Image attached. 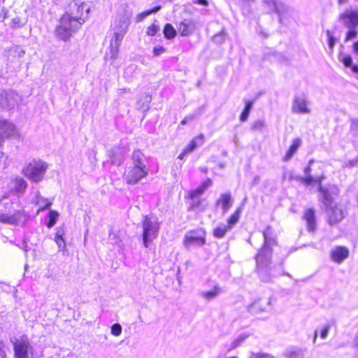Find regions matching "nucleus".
<instances>
[{
    "label": "nucleus",
    "instance_id": "nucleus-32",
    "mask_svg": "<svg viewBox=\"0 0 358 358\" xmlns=\"http://www.w3.org/2000/svg\"><path fill=\"white\" fill-rule=\"evenodd\" d=\"M159 30V27L158 25L155 24H152L149 27H148L146 29V34L149 36H155Z\"/></svg>",
    "mask_w": 358,
    "mask_h": 358
},
{
    "label": "nucleus",
    "instance_id": "nucleus-46",
    "mask_svg": "<svg viewBox=\"0 0 358 358\" xmlns=\"http://www.w3.org/2000/svg\"><path fill=\"white\" fill-rule=\"evenodd\" d=\"M51 204H52V203L50 201H47L44 206H41L38 208L36 213H38L39 212L46 209V208H49L50 207Z\"/></svg>",
    "mask_w": 358,
    "mask_h": 358
},
{
    "label": "nucleus",
    "instance_id": "nucleus-49",
    "mask_svg": "<svg viewBox=\"0 0 358 358\" xmlns=\"http://www.w3.org/2000/svg\"><path fill=\"white\" fill-rule=\"evenodd\" d=\"M352 50L355 54H358V41H356L352 45Z\"/></svg>",
    "mask_w": 358,
    "mask_h": 358
},
{
    "label": "nucleus",
    "instance_id": "nucleus-15",
    "mask_svg": "<svg viewBox=\"0 0 358 358\" xmlns=\"http://www.w3.org/2000/svg\"><path fill=\"white\" fill-rule=\"evenodd\" d=\"M302 218L306 222L308 231L313 233L317 227L315 209L313 208H306L303 212Z\"/></svg>",
    "mask_w": 358,
    "mask_h": 358
},
{
    "label": "nucleus",
    "instance_id": "nucleus-12",
    "mask_svg": "<svg viewBox=\"0 0 358 358\" xmlns=\"http://www.w3.org/2000/svg\"><path fill=\"white\" fill-rule=\"evenodd\" d=\"M212 183L213 182L210 179H207L196 189L188 191L185 195V199L187 201H194L199 199V196L205 192L208 187L212 185Z\"/></svg>",
    "mask_w": 358,
    "mask_h": 358
},
{
    "label": "nucleus",
    "instance_id": "nucleus-23",
    "mask_svg": "<svg viewBox=\"0 0 358 358\" xmlns=\"http://www.w3.org/2000/svg\"><path fill=\"white\" fill-rule=\"evenodd\" d=\"M163 34L165 38L172 40L176 36L177 31L171 24L166 23L163 27Z\"/></svg>",
    "mask_w": 358,
    "mask_h": 358
},
{
    "label": "nucleus",
    "instance_id": "nucleus-48",
    "mask_svg": "<svg viewBox=\"0 0 358 358\" xmlns=\"http://www.w3.org/2000/svg\"><path fill=\"white\" fill-rule=\"evenodd\" d=\"M189 155L187 151L183 148L181 152L178 155V159L182 160L185 157V156Z\"/></svg>",
    "mask_w": 358,
    "mask_h": 358
},
{
    "label": "nucleus",
    "instance_id": "nucleus-30",
    "mask_svg": "<svg viewBox=\"0 0 358 358\" xmlns=\"http://www.w3.org/2000/svg\"><path fill=\"white\" fill-rule=\"evenodd\" d=\"M220 292V288L214 287V288L210 291L204 292L202 293V296L208 299H211L215 297Z\"/></svg>",
    "mask_w": 358,
    "mask_h": 358
},
{
    "label": "nucleus",
    "instance_id": "nucleus-1",
    "mask_svg": "<svg viewBox=\"0 0 358 358\" xmlns=\"http://www.w3.org/2000/svg\"><path fill=\"white\" fill-rule=\"evenodd\" d=\"M264 243L255 255L256 271L259 275H266L271 269L273 246L278 245L274 231L267 226L262 232Z\"/></svg>",
    "mask_w": 358,
    "mask_h": 358
},
{
    "label": "nucleus",
    "instance_id": "nucleus-5",
    "mask_svg": "<svg viewBox=\"0 0 358 358\" xmlns=\"http://www.w3.org/2000/svg\"><path fill=\"white\" fill-rule=\"evenodd\" d=\"M11 343L14 358H34V349L27 335L14 337Z\"/></svg>",
    "mask_w": 358,
    "mask_h": 358
},
{
    "label": "nucleus",
    "instance_id": "nucleus-43",
    "mask_svg": "<svg viewBox=\"0 0 358 358\" xmlns=\"http://www.w3.org/2000/svg\"><path fill=\"white\" fill-rule=\"evenodd\" d=\"M329 36H328V45L330 49H333L334 44H335V39L334 37L329 34V31H328Z\"/></svg>",
    "mask_w": 358,
    "mask_h": 358
},
{
    "label": "nucleus",
    "instance_id": "nucleus-25",
    "mask_svg": "<svg viewBox=\"0 0 358 358\" xmlns=\"http://www.w3.org/2000/svg\"><path fill=\"white\" fill-rule=\"evenodd\" d=\"M231 228L227 224L216 227L213 231V235L217 238H223Z\"/></svg>",
    "mask_w": 358,
    "mask_h": 358
},
{
    "label": "nucleus",
    "instance_id": "nucleus-56",
    "mask_svg": "<svg viewBox=\"0 0 358 358\" xmlns=\"http://www.w3.org/2000/svg\"><path fill=\"white\" fill-rule=\"evenodd\" d=\"M357 160H358V158H357Z\"/></svg>",
    "mask_w": 358,
    "mask_h": 358
},
{
    "label": "nucleus",
    "instance_id": "nucleus-39",
    "mask_svg": "<svg viewBox=\"0 0 358 358\" xmlns=\"http://www.w3.org/2000/svg\"><path fill=\"white\" fill-rule=\"evenodd\" d=\"M166 49L163 46H155L153 48L152 52L154 56H158L164 52Z\"/></svg>",
    "mask_w": 358,
    "mask_h": 358
},
{
    "label": "nucleus",
    "instance_id": "nucleus-7",
    "mask_svg": "<svg viewBox=\"0 0 358 358\" xmlns=\"http://www.w3.org/2000/svg\"><path fill=\"white\" fill-rule=\"evenodd\" d=\"M143 225V241L145 248L148 247V243L156 238L159 229V224L157 218L149 215H145L142 222Z\"/></svg>",
    "mask_w": 358,
    "mask_h": 358
},
{
    "label": "nucleus",
    "instance_id": "nucleus-10",
    "mask_svg": "<svg viewBox=\"0 0 358 358\" xmlns=\"http://www.w3.org/2000/svg\"><path fill=\"white\" fill-rule=\"evenodd\" d=\"M333 189H335V192L322 186V184L317 187V191L320 192L319 200L326 206H328L333 202V195L338 193V189L336 186H334Z\"/></svg>",
    "mask_w": 358,
    "mask_h": 358
},
{
    "label": "nucleus",
    "instance_id": "nucleus-9",
    "mask_svg": "<svg viewBox=\"0 0 358 358\" xmlns=\"http://www.w3.org/2000/svg\"><path fill=\"white\" fill-rule=\"evenodd\" d=\"M345 218L343 209L338 204L327 209V222L331 225H336Z\"/></svg>",
    "mask_w": 358,
    "mask_h": 358
},
{
    "label": "nucleus",
    "instance_id": "nucleus-4",
    "mask_svg": "<svg viewBox=\"0 0 358 358\" xmlns=\"http://www.w3.org/2000/svg\"><path fill=\"white\" fill-rule=\"evenodd\" d=\"M48 167L45 162L33 159L24 166L22 173L29 180L38 182L43 180Z\"/></svg>",
    "mask_w": 358,
    "mask_h": 358
},
{
    "label": "nucleus",
    "instance_id": "nucleus-2",
    "mask_svg": "<svg viewBox=\"0 0 358 358\" xmlns=\"http://www.w3.org/2000/svg\"><path fill=\"white\" fill-rule=\"evenodd\" d=\"M143 154L139 150H134L132 153L131 159L134 166L128 167L123 175L127 184H136L148 176V169L143 163Z\"/></svg>",
    "mask_w": 358,
    "mask_h": 358
},
{
    "label": "nucleus",
    "instance_id": "nucleus-31",
    "mask_svg": "<svg viewBox=\"0 0 358 358\" xmlns=\"http://www.w3.org/2000/svg\"><path fill=\"white\" fill-rule=\"evenodd\" d=\"M245 335H242L236 338L231 343V345L228 348V351L232 350L240 345L247 338Z\"/></svg>",
    "mask_w": 358,
    "mask_h": 358
},
{
    "label": "nucleus",
    "instance_id": "nucleus-22",
    "mask_svg": "<svg viewBox=\"0 0 358 358\" xmlns=\"http://www.w3.org/2000/svg\"><path fill=\"white\" fill-rule=\"evenodd\" d=\"M243 211V206H238L236 208L234 212L228 217L227 219V225L231 228L234 224H236L241 217V215Z\"/></svg>",
    "mask_w": 358,
    "mask_h": 358
},
{
    "label": "nucleus",
    "instance_id": "nucleus-51",
    "mask_svg": "<svg viewBox=\"0 0 358 358\" xmlns=\"http://www.w3.org/2000/svg\"><path fill=\"white\" fill-rule=\"evenodd\" d=\"M256 305H257V302H254L253 303H252V304L250 305V308L251 309H255V308Z\"/></svg>",
    "mask_w": 358,
    "mask_h": 358
},
{
    "label": "nucleus",
    "instance_id": "nucleus-27",
    "mask_svg": "<svg viewBox=\"0 0 358 358\" xmlns=\"http://www.w3.org/2000/svg\"><path fill=\"white\" fill-rule=\"evenodd\" d=\"M254 102L253 100L246 101L245 106L239 117L240 121L245 122L248 120Z\"/></svg>",
    "mask_w": 358,
    "mask_h": 358
},
{
    "label": "nucleus",
    "instance_id": "nucleus-11",
    "mask_svg": "<svg viewBox=\"0 0 358 358\" xmlns=\"http://www.w3.org/2000/svg\"><path fill=\"white\" fill-rule=\"evenodd\" d=\"M339 20L348 27L355 28L358 27V10L354 9L346 10L339 15Z\"/></svg>",
    "mask_w": 358,
    "mask_h": 358
},
{
    "label": "nucleus",
    "instance_id": "nucleus-14",
    "mask_svg": "<svg viewBox=\"0 0 358 358\" xmlns=\"http://www.w3.org/2000/svg\"><path fill=\"white\" fill-rule=\"evenodd\" d=\"M194 29L195 24L192 20L183 19L177 24L178 32L181 36H190Z\"/></svg>",
    "mask_w": 358,
    "mask_h": 358
},
{
    "label": "nucleus",
    "instance_id": "nucleus-29",
    "mask_svg": "<svg viewBox=\"0 0 358 358\" xmlns=\"http://www.w3.org/2000/svg\"><path fill=\"white\" fill-rule=\"evenodd\" d=\"M48 217V222H47L46 225L48 228H51L56 224L59 217V213L55 210H50Z\"/></svg>",
    "mask_w": 358,
    "mask_h": 358
},
{
    "label": "nucleus",
    "instance_id": "nucleus-53",
    "mask_svg": "<svg viewBox=\"0 0 358 358\" xmlns=\"http://www.w3.org/2000/svg\"><path fill=\"white\" fill-rule=\"evenodd\" d=\"M3 206L5 207V208H8L10 206V203H3Z\"/></svg>",
    "mask_w": 358,
    "mask_h": 358
},
{
    "label": "nucleus",
    "instance_id": "nucleus-38",
    "mask_svg": "<svg viewBox=\"0 0 358 358\" xmlns=\"http://www.w3.org/2000/svg\"><path fill=\"white\" fill-rule=\"evenodd\" d=\"M357 35V31L355 29V28L352 27L345 35V41H348L352 38H355Z\"/></svg>",
    "mask_w": 358,
    "mask_h": 358
},
{
    "label": "nucleus",
    "instance_id": "nucleus-55",
    "mask_svg": "<svg viewBox=\"0 0 358 358\" xmlns=\"http://www.w3.org/2000/svg\"><path fill=\"white\" fill-rule=\"evenodd\" d=\"M338 3L339 5H341L344 3V0H338Z\"/></svg>",
    "mask_w": 358,
    "mask_h": 358
},
{
    "label": "nucleus",
    "instance_id": "nucleus-20",
    "mask_svg": "<svg viewBox=\"0 0 358 358\" xmlns=\"http://www.w3.org/2000/svg\"><path fill=\"white\" fill-rule=\"evenodd\" d=\"M204 135L201 134L194 136L189 143L184 148L188 154L192 152L196 148L201 147L204 143Z\"/></svg>",
    "mask_w": 358,
    "mask_h": 358
},
{
    "label": "nucleus",
    "instance_id": "nucleus-35",
    "mask_svg": "<svg viewBox=\"0 0 358 358\" xmlns=\"http://www.w3.org/2000/svg\"><path fill=\"white\" fill-rule=\"evenodd\" d=\"M27 187V183L23 179H18L16 180L15 188L17 191L23 192Z\"/></svg>",
    "mask_w": 358,
    "mask_h": 358
},
{
    "label": "nucleus",
    "instance_id": "nucleus-41",
    "mask_svg": "<svg viewBox=\"0 0 358 358\" xmlns=\"http://www.w3.org/2000/svg\"><path fill=\"white\" fill-rule=\"evenodd\" d=\"M161 8H162V6L160 5H158V6L153 7L151 9L144 10V12H145V14H146L147 16H148L153 13H156V12L159 11L161 9Z\"/></svg>",
    "mask_w": 358,
    "mask_h": 358
},
{
    "label": "nucleus",
    "instance_id": "nucleus-34",
    "mask_svg": "<svg viewBox=\"0 0 358 358\" xmlns=\"http://www.w3.org/2000/svg\"><path fill=\"white\" fill-rule=\"evenodd\" d=\"M264 128V122L262 120L255 121L251 125V129L255 131H260Z\"/></svg>",
    "mask_w": 358,
    "mask_h": 358
},
{
    "label": "nucleus",
    "instance_id": "nucleus-37",
    "mask_svg": "<svg viewBox=\"0 0 358 358\" xmlns=\"http://www.w3.org/2000/svg\"><path fill=\"white\" fill-rule=\"evenodd\" d=\"M118 46H119V43H118L117 41L115 40V47H113L112 45L110 47V59H115L117 58V52H118Z\"/></svg>",
    "mask_w": 358,
    "mask_h": 358
},
{
    "label": "nucleus",
    "instance_id": "nucleus-13",
    "mask_svg": "<svg viewBox=\"0 0 358 358\" xmlns=\"http://www.w3.org/2000/svg\"><path fill=\"white\" fill-rule=\"evenodd\" d=\"M23 215L22 210H15L13 213L0 212V223L17 224Z\"/></svg>",
    "mask_w": 358,
    "mask_h": 358
},
{
    "label": "nucleus",
    "instance_id": "nucleus-3",
    "mask_svg": "<svg viewBox=\"0 0 358 358\" xmlns=\"http://www.w3.org/2000/svg\"><path fill=\"white\" fill-rule=\"evenodd\" d=\"M80 27V24L71 18L67 14L63 13L58 20L54 34L58 40L67 41Z\"/></svg>",
    "mask_w": 358,
    "mask_h": 358
},
{
    "label": "nucleus",
    "instance_id": "nucleus-45",
    "mask_svg": "<svg viewBox=\"0 0 358 358\" xmlns=\"http://www.w3.org/2000/svg\"><path fill=\"white\" fill-rule=\"evenodd\" d=\"M193 119H194L193 115H187L180 121V124L184 125V124L188 123L189 122L192 121Z\"/></svg>",
    "mask_w": 358,
    "mask_h": 358
},
{
    "label": "nucleus",
    "instance_id": "nucleus-50",
    "mask_svg": "<svg viewBox=\"0 0 358 358\" xmlns=\"http://www.w3.org/2000/svg\"><path fill=\"white\" fill-rule=\"evenodd\" d=\"M145 17H147V15L145 14V12L143 11L142 13H141L138 15V17L140 19V20H142L143 18H145Z\"/></svg>",
    "mask_w": 358,
    "mask_h": 358
},
{
    "label": "nucleus",
    "instance_id": "nucleus-28",
    "mask_svg": "<svg viewBox=\"0 0 358 358\" xmlns=\"http://www.w3.org/2000/svg\"><path fill=\"white\" fill-rule=\"evenodd\" d=\"M345 67L350 68L355 73H358V66L352 64V58L350 55H345L341 59Z\"/></svg>",
    "mask_w": 358,
    "mask_h": 358
},
{
    "label": "nucleus",
    "instance_id": "nucleus-19",
    "mask_svg": "<svg viewBox=\"0 0 358 358\" xmlns=\"http://www.w3.org/2000/svg\"><path fill=\"white\" fill-rule=\"evenodd\" d=\"M292 110L295 113H308L310 111L308 107L307 101L300 97L294 98Z\"/></svg>",
    "mask_w": 358,
    "mask_h": 358
},
{
    "label": "nucleus",
    "instance_id": "nucleus-16",
    "mask_svg": "<svg viewBox=\"0 0 358 358\" xmlns=\"http://www.w3.org/2000/svg\"><path fill=\"white\" fill-rule=\"evenodd\" d=\"M349 255V250L345 246H337L330 252L331 259L336 262L341 263Z\"/></svg>",
    "mask_w": 358,
    "mask_h": 358
},
{
    "label": "nucleus",
    "instance_id": "nucleus-44",
    "mask_svg": "<svg viewBox=\"0 0 358 358\" xmlns=\"http://www.w3.org/2000/svg\"><path fill=\"white\" fill-rule=\"evenodd\" d=\"M0 356L2 358L6 357V351L4 350V344H3V342L1 340H0Z\"/></svg>",
    "mask_w": 358,
    "mask_h": 358
},
{
    "label": "nucleus",
    "instance_id": "nucleus-36",
    "mask_svg": "<svg viewBox=\"0 0 358 358\" xmlns=\"http://www.w3.org/2000/svg\"><path fill=\"white\" fill-rule=\"evenodd\" d=\"M111 334L115 336H118L122 334V327L120 324L115 323L111 327Z\"/></svg>",
    "mask_w": 358,
    "mask_h": 358
},
{
    "label": "nucleus",
    "instance_id": "nucleus-26",
    "mask_svg": "<svg viewBox=\"0 0 358 358\" xmlns=\"http://www.w3.org/2000/svg\"><path fill=\"white\" fill-rule=\"evenodd\" d=\"M217 203H220L224 212L227 211L231 207V197L229 194H223L221 195Z\"/></svg>",
    "mask_w": 358,
    "mask_h": 358
},
{
    "label": "nucleus",
    "instance_id": "nucleus-52",
    "mask_svg": "<svg viewBox=\"0 0 358 358\" xmlns=\"http://www.w3.org/2000/svg\"><path fill=\"white\" fill-rule=\"evenodd\" d=\"M310 166L306 167V169H305V172L306 173H308L310 172Z\"/></svg>",
    "mask_w": 358,
    "mask_h": 358
},
{
    "label": "nucleus",
    "instance_id": "nucleus-8",
    "mask_svg": "<svg viewBox=\"0 0 358 358\" xmlns=\"http://www.w3.org/2000/svg\"><path fill=\"white\" fill-rule=\"evenodd\" d=\"M206 231L203 227L191 229L184 236L182 243L185 248L203 246L206 244Z\"/></svg>",
    "mask_w": 358,
    "mask_h": 358
},
{
    "label": "nucleus",
    "instance_id": "nucleus-21",
    "mask_svg": "<svg viewBox=\"0 0 358 358\" xmlns=\"http://www.w3.org/2000/svg\"><path fill=\"white\" fill-rule=\"evenodd\" d=\"M325 178L326 177L323 173L316 178H313L310 175H307L305 177L301 178L300 180L303 184L306 185H311L313 184H316L317 187H319L320 185L322 184V182L325 179Z\"/></svg>",
    "mask_w": 358,
    "mask_h": 358
},
{
    "label": "nucleus",
    "instance_id": "nucleus-47",
    "mask_svg": "<svg viewBox=\"0 0 358 358\" xmlns=\"http://www.w3.org/2000/svg\"><path fill=\"white\" fill-rule=\"evenodd\" d=\"M194 3L203 6H207L208 5V0H195Z\"/></svg>",
    "mask_w": 358,
    "mask_h": 358
},
{
    "label": "nucleus",
    "instance_id": "nucleus-40",
    "mask_svg": "<svg viewBox=\"0 0 358 358\" xmlns=\"http://www.w3.org/2000/svg\"><path fill=\"white\" fill-rule=\"evenodd\" d=\"M329 331V325H326V326L323 327L320 331L321 338L324 339L327 336Z\"/></svg>",
    "mask_w": 358,
    "mask_h": 358
},
{
    "label": "nucleus",
    "instance_id": "nucleus-6",
    "mask_svg": "<svg viewBox=\"0 0 358 358\" xmlns=\"http://www.w3.org/2000/svg\"><path fill=\"white\" fill-rule=\"evenodd\" d=\"M90 7L80 0H72L68 5L67 10L64 13L71 18L80 24L85 22L90 12Z\"/></svg>",
    "mask_w": 358,
    "mask_h": 358
},
{
    "label": "nucleus",
    "instance_id": "nucleus-24",
    "mask_svg": "<svg viewBox=\"0 0 358 358\" xmlns=\"http://www.w3.org/2000/svg\"><path fill=\"white\" fill-rule=\"evenodd\" d=\"M65 232L62 229H58L55 235V241L59 248L65 249L66 242L64 240Z\"/></svg>",
    "mask_w": 358,
    "mask_h": 358
},
{
    "label": "nucleus",
    "instance_id": "nucleus-17",
    "mask_svg": "<svg viewBox=\"0 0 358 358\" xmlns=\"http://www.w3.org/2000/svg\"><path fill=\"white\" fill-rule=\"evenodd\" d=\"M15 132V125L6 120H0V139L12 136Z\"/></svg>",
    "mask_w": 358,
    "mask_h": 358
},
{
    "label": "nucleus",
    "instance_id": "nucleus-42",
    "mask_svg": "<svg viewBox=\"0 0 358 358\" xmlns=\"http://www.w3.org/2000/svg\"><path fill=\"white\" fill-rule=\"evenodd\" d=\"M272 356H271L269 354L266 353H256L252 354V358H271Z\"/></svg>",
    "mask_w": 358,
    "mask_h": 358
},
{
    "label": "nucleus",
    "instance_id": "nucleus-33",
    "mask_svg": "<svg viewBox=\"0 0 358 358\" xmlns=\"http://www.w3.org/2000/svg\"><path fill=\"white\" fill-rule=\"evenodd\" d=\"M201 200L197 199L194 201H189V206H188V210L189 211H193L196 209H198L201 207Z\"/></svg>",
    "mask_w": 358,
    "mask_h": 358
},
{
    "label": "nucleus",
    "instance_id": "nucleus-18",
    "mask_svg": "<svg viewBox=\"0 0 358 358\" xmlns=\"http://www.w3.org/2000/svg\"><path fill=\"white\" fill-rule=\"evenodd\" d=\"M302 145V140L301 138H295L292 140L290 145L289 146L287 150L286 151L285 155L282 157L283 162H288L290 160L293 156L296 153L299 148Z\"/></svg>",
    "mask_w": 358,
    "mask_h": 358
},
{
    "label": "nucleus",
    "instance_id": "nucleus-54",
    "mask_svg": "<svg viewBox=\"0 0 358 358\" xmlns=\"http://www.w3.org/2000/svg\"><path fill=\"white\" fill-rule=\"evenodd\" d=\"M317 332L315 331L314 333V341H315V340L317 338Z\"/></svg>",
    "mask_w": 358,
    "mask_h": 358
}]
</instances>
